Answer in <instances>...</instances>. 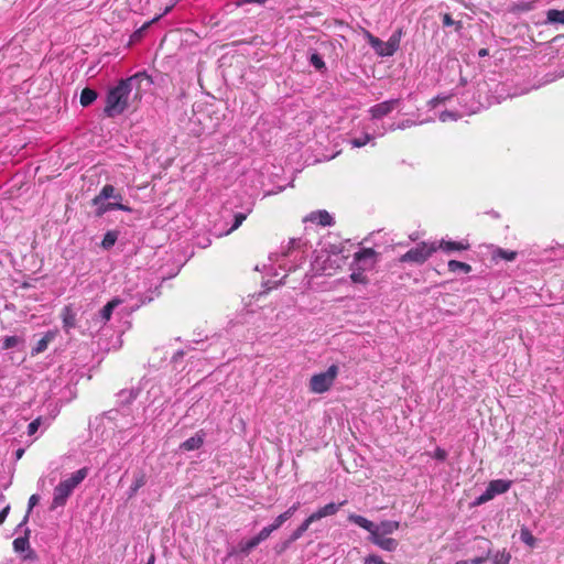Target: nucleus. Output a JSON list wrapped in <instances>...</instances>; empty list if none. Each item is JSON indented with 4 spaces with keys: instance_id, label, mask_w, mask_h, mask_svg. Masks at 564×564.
I'll use <instances>...</instances> for the list:
<instances>
[{
    "instance_id": "nucleus-1",
    "label": "nucleus",
    "mask_w": 564,
    "mask_h": 564,
    "mask_svg": "<svg viewBox=\"0 0 564 564\" xmlns=\"http://www.w3.org/2000/svg\"><path fill=\"white\" fill-rule=\"evenodd\" d=\"M148 79L147 74L142 72L119 80L107 94L104 109L105 115L109 118H113L123 113L129 106V96L132 89H139L141 83Z\"/></svg>"
},
{
    "instance_id": "nucleus-2",
    "label": "nucleus",
    "mask_w": 564,
    "mask_h": 564,
    "mask_svg": "<svg viewBox=\"0 0 564 564\" xmlns=\"http://www.w3.org/2000/svg\"><path fill=\"white\" fill-rule=\"evenodd\" d=\"M88 468L83 467L62 480L55 488L52 499V509L64 507L74 489L87 477Z\"/></svg>"
},
{
    "instance_id": "nucleus-3",
    "label": "nucleus",
    "mask_w": 564,
    "mask_h": 564,
    "mask_svg": "<svg viewBox=\"0 0 564 564\" xmlns=\"http://www.w3.org/2000/svg\"><path fill=\"white\" fill-rule=\"evenodd\" d=\"M301 240L291 239L288 246L282 251V259L279 267L285 272L294 271L306 259L304 251L300 249Z\"/></svg>"
},
{
    "instance_id": "nucleus-4",
    "label": "nucleus",
    "mask_w": 564,
    "mask_h": 564,
    "mask_svg": "<svg viewBox=\"0 0 564 564\" xmlns=\"http://www.w3.org/2000/svg\"><path fill=\"white\" fill-rule=\"evenodd\" d=\"M348 521L365 529L369 533L375 532L379 535H386V536L395 532L400 527V523L398 521H392V520H384V521H381L379 524H376L372 521L368 520L367 518L359 516V514H355V513H350L348 516Z\"/></svg>"
},
{
    "instance_id": "nucleus-5",
    "label": "nucleus",
    "mask_w": 564,
    "mask_h": 564,
    "mask_svg": "<svg viewBox=\"0 0 564 564\" xmlns=\"http://www.w3.org/2000/svg\"><path fill=\"white\" fill-rule=\"evenodd\" d=\"M437 251V242L422 241L411 248L399 258L400 263L423 264L434 252Z\"/></svg>"
},
{
    "instance_id": "nucleus-6",
    "label": "nucleus",
    "mask_w": 564,
    "mask_h": 564,
    "mask_svg": "<svg viewBox=\"0 0 564 564\" xmlns=\"http://www.w3.org/2000/svg\"><path fill=\"white\" fill-rule=\"evenodd\" d=\"M339 368L336 365H332L326 371L315 373L311 377L308 388L313 393H324L328 391L334 384L337 378Z\"/></svg>"
},
{
    "instance_id": "nucleus-7",
    "label": "nucleus",
    "mask_w": 564,
    "mask_h": 564,
    "mask_svg": "<svg viewBox=\"0 0 564 564\" xmlns=\"http://www.w3.org/2000/svg\"><path fill=\"white\" fill-rule=\"evenodd\" d=\"M401 37V30L390 36L387 42L368 34L369 44L376 51L379 56L388 57L392 56L399 48Z\"/></svg>"
},
{
    "instance_id": "nucleus-8",
    "label": "nucleus",
    "mask_w": 564,
    "mask_h": 564,
    "mask_svg": "<svg viewBox=\"0 0 564 564\" xmlns=\"http://www.w3.org/2000/svg\"><path fill=\"white\" fill-rule=\"evenodd\" d=\"M378 261V253L372 248H362L355 253L352 267L358 270H371Z\"/></svg>"
},
{
    "instance_id": "nucleus-9",
    "label": "nucleus",
    "mask_w": 564,
    "mask_h": 564,
    "mask_svg": "<svg viewBox=\"0 0 564 564\" xmlns=\"http://www.w3.org/2000/svg\"><path fill=\"white\" fill-rule=\"evenodd\" d=\"M400 98L389 99L373 105L369 108L368 112L371 116V119H381L397 109L400 106Z\"/></svg>"
},
{
    "instance_id": "nucleus-10",
    "label": "nucleus",
    "mask_w": 564,
    "mask_h": 564,
    "mask_svg": "<svg viewBox=\"0 0 564 564\" xmlns=\"http://www.w3.org/2000/svg\"><path fill=\"white\" fill-rule=\"evenodd\" d=\"M93 205L96 206V215L102 216L109 212L112 210H123L130 213L132 209L119 202H107V200H100L97 202V196L93 198Z\"/></svg>"
},
{
    "instance_id": "nucleus-11",
    "label": "nucleus",
    "mask_w": 564,
    "mask_h": 564,
    "mask_svg": "<svg viewBox=\"0 0 564 564\" xmlns=\"http://www.w3.org/2000/svg\"><path fill=\"white\" fill-rule=\"evenodd\" d=\"M346 500H343L341 502L339 503H335V502H329L327 505H325L324 507H321L318 508L316 511H314L312 514H310V518L311 520H313V522L315 521H318L325 517H330V516H334L336 514L339 509L346 505Z\"/></svg>"
},
{
    "instance_id": "nucleus-12",
    "label": "nucleus",
    "mask_w": 564,
    "mask_h": 564,
    "mask_svg": "<svg viewBox=\"0 0 564 564\" xmlns=\"http://www.w3.org/2000/svg\"><path fill=\"white\" fill-rule=\"evenodd\" d=\"M57 329H50L43 334V336L34 344L31 349V356H36L44 352L48 345L57 337Z\"/></svg>"
},
{
    "instance_id": "nucleus-13",
    "label": "nucleus",
    "mask_w": 564,
    "mask_h": 564,
    "mask_svg": "<svg viewBox=\"0 0 564 564\" xmlns=\"http://www.w3.org/2000/svg\"><path fill=\"white\" fill-rule=\"evenodd\" d=\"M368 540L381 550L388 552H393L398 547V541L395 539L387 538L386 535H379L375 532L369 533Z\"/></svg>"
},
{
    "instance_id": "nucleus-14",
    "label": "nucleus",
    "mask_w": 564,
    "mask_h": 564,
    "mask_svg": "<svg viewBox=\"0 0 564 564\" xmlns=\"http://www.w3.org/2000/svg\"><path fill=\"white\" fill-rule=\"evenodd\" d=\"M206 433L199 430L192 437L187 438L180 445V449L191 452L200 448L205 442Z\"/></svg>"
},
{
    "instance_id": "nucleus-15",
    "label": "nucleus",
    "mask_w": 564,
    "mask_h": 564,
    "mask_svg": "<svg viewBox=\"0 0 564 564\" xmlns=\"http://www.w3.org/2000/svg\"><path fill=\"white\" fill-rule=\"evenodd\" d=\"M304 220L315 223L324 227L334 225L333 216L324 209L312 212L308 216L305 217Z\"/></svg>"
},
{
    "instance_id": "nucleus-16",
    "label": "nucleus",
    "mask_w": 564,
    "mask_h": 564,
    "mask_svg": "<svg viewBox=\"0 0 564 564\" xmlns=\"http://www.w3.org/2000/svg\"><path fill=\"white\" fill-rule=\"evenodd\" d=\"M63 328L66 333H69L70 329L76 326V312L70 305H66L63 307L61 313Z\"/></svg>"
},
{
    "instance_id": "nucleus-17",
    "label": "nucleus",
    "mask_w": 564,
    "mask_h": 564,
    "mask_svg": "<svg viewBox=\"0 0 564 564\" xmlns=\"http://www.w3.org/2000/svg\"><path fill=\"white\" fill-rule=\"evenodd\" d=\"M253 209V203L252 202H249L247 203L243 207H242V210L241 212H237L235 213L234 215V224L232 226L227 230V235L232 232L234 230L238 229L241 224L246 220V218L248 217V215L252 212Z\"/></svg>"
},
{
    "instance_id": "nucleus-18",
    "label": "nucleus",
    "mask_w": 564,
    "mask_h": 564,
    "mask_svg": "<svg viewBox=\"0 0 564 564\" xmlns=\"http://www.w3.org/2000/svg\"><path fill=\"white\" fill-rule=\"evenodd\" d=\"M511 485H512L511 480L496 479V480H491L488 484L487 488L492 494V496L495 498L497 495L507 492L510 489Z\"/></svg>"
},
{
    "instance_id": "nucleus-19",
    "label": "nucleus",
    "mask_w": 564,
    "mask_h": 564,
    "mask_svg": "<svg viewBox=\"0 0 564 564\" xmlns=\"http://www.w3.org/2000/svg\"><path fill=\"white\" fill-rule=\"evenodd\" d=\"M121 304V300L119 299H112L109 301L100 311H99V317L100 321L106 324L113 313V310Z\"/></svg>"
},
{
    "instance_id": "nucleus-20",
    "label": "nucleus",
    "mask_w": 564,
    "mask_h": 564,
    "mask_svg": "<svg viewBox=\"0 0 564 564\" xmlns=\"http://www.w3.org/2000/svg\"><path fill=\"white\" fill-rule=\"evenodd\" d=\"M468 247H469L468 245H465L459 241L441 240L440 242H437V250L442 249L445 252L466 250V249H468Z\"/></svg>"
},
{
    "instance_id": "nucleus-21",
    "label": "nucleus",
    "mask_w": 564,
    "mask_h": 564,
    "mask_svg": "<svg viewBox=\"0 0 564 564\" xmlns=\"http://www.w3.org/2000/svg\"><path fill=\"white\" fill-rule=\"evenodd\" d=\"M97 196V202L100 200H109L110 198H120V193L116 191L115 186L111 184H106L99 192Z\"/></svg>"
},
{
    "instance_id": "nucleus-22",
    "label": "nucleus",
    "mask_w": 564,
    "mask_h": 564,
    "mask_svg": "<svg viewBox=\"0 0 564 564\" xmlns=\"http://www.w3.org/2000/svg\"><path fill=\"white\" fill-rule=\"evenodd\" d=\"M145 475L143 473H138L133 477V481L128 490V498H132L137 495L138 490L145 485Z\"/></svg>"
},
{
    "instance_id": "nucleus-23",
    "label": "nucleus",
    "mask_w": 564,
    "mask_h": 564,
    "mask_svg": "<svg viewBox=\"0 0 564 564\" xmlns=\"http://www.w3.org/2000/svg\"><path fill=\"white\" fill-rule=\"evenodd\" d=\"M313 523L310 516L301 523V525L295 529L291 535L289 536V542H295L308 530L310 525Z\"/></svg>"
},
{
    "instance_id": "nucleus-24",
    "label": "nucleus",
    "mask_w": 564,
    "mask_h": 564,
    "mask_svg": "<svg viewBox=\"0 0 564 564\" xmlns=\"http://www.w3.org/2000/svg\"><path fill=\"white\" fill-rule=\"evenodd\" d=\"M97 96L98 95L96 90L89 87L84 88L80 94V105L83 107H88L97 99Z\"/></svg>"
},
{
    "instance_id": "nucleus-25",
    "label": "nucleus",
    "mask_w": 564,
    "mask_h": 564,
    "mask_svg": "<svg viewBox=\"0 0 564 564\" xmlns=\"http://www.w3.org/2000/svg\"><path fill=\"white\" fill-rule=\"evenodd\" d=\"M260 544L259 539L254 535L253 538L241 541L238 544L239 552L243 555H248L254 547H257Z\"/></svg>"
},
{
    "instance_id": "nucleus-26",
    "label": "nucleus",
    "mask_w": 564,
    "mask_h": 564,
    "mask_svg": "<svg viewBox=\"0 0 564 564\" xmlns=\"http://www.w3.org/2000/svg\"><path fill=\"white\" fill-rule=\"evenodd\" d=\"M448 270L453 273L455 272H463V273H469L471 271V267L468 263L460 262L457 260H449L447 263Z\"/></svg>"
},
{
    "instance_id": "nucleus-27",
    "label": "nucleus",
    "mask_w": 564,
    "mask_h": 564,
    "mask_svg": "<svg viewBox=\"0 0 564 564\" xmlns=\"http://www.w3.org/2000/svg\"><path fill=\"white\" fill-rule=\"evenodd\" d=\"M118 239V232L115 230H109L105 234L104 239L101 241V247L105 250H109L112 248Z\"/></svg>"
},
{
    "instance_id": "nucleus-28",
    "label": "nucleus",
    "mask_w": 564,
    "mask_h": 564,
    "mask_svg": "<svg viewBox=\"0 0 564 564\" xmlns=\"http://www.w3.org/2000/svg\"><path fill=\"white\" fill-rule=\"evenodd\" d=\"M375 137L370 133H364L361 137H355L349 140L352 148H361L367 143L373 141Z\"/></svg>"
},
{
    "instance_id": "nucleus-29",
    "label": "nucleus",
    "mask_w": 564,
    "mask_h": 564,
    "mask_svg": "<svg viewBox=\"0 0 564 564\" xmlns=\"http://www.w3.org/2000/svg\"><path fill=\"white\" fill-rule=\"evenodd\" d=\"M24 339L19 336H6L2 340V349L8 350L14 347H18L20 344H23Z\"/></svg>"
},
{
    "instance_id": "nucleus-30",
    "label": "nucleus",
    "mask_w": 564,
    "mask_h": 564,
    "mask_svg": "<svg viewBox=\"0 0 564 564\" xmlns=\"http://www.w3.org/2000/svg\"><path fill=\"white\" fill-rule=\"evenodd\" d=\"M547 22L564 25V10L551 9L546 13Z\"/></svg>"
},
{
    "instance_id": "nucleus-31",
    "label": "nucleus",
    "mask_w": 564,
    "mask_h": 564,
    "mask_svg": "<svg viewBox=\"0 0 564 564\" xmlns=\"http://www.w3.org/2000/svg\"><path fill=\"white\" fill-rule=\"evenodd\" d=\"M30 533V530L26 529L25 530V536H20V538H17L14 541H13V547H14V551L17 552H23L25 551L26 549H29L30 546V543H29V538H28V534Z\"/></svg>"
},
{
    "instance_id": "nucleus-32",
    "label": "nucleus",
    "mask_w": 564,
    "mask_h": 564,
    "mask_svg": "<svg viewBox=\"0 0 564 564\" xmlns=\"http://www.w3.org/2000/svg\"><path fill=\"white\" fill-rule=\"evenodd\" d=\"M511 560V554L507 552L506 550L497 551L492 555V563L494 564H509Z\"/></svg>"
},
{
    "instance_id": "nucleus-33",
    "label": "nucleus",
    "mask_w": 564,
    "mask_h": 564,
    "mask_svg": "<svg viewBox=\"0 0 564 564\" xmlns=\"http://www.w3.org/2000/svg\"><path fill=\"white\" fill-rule=\"evenodd\" d=\"M520 539L524 544H527L530 547H533L536 542V539L533 536V534L530 532L528 528L521 529Z\"/></svg>"
},
{
    "instance_id": "nucleus-34",
    "label": "nucleus",
    "mask_w": 564,
    "mask_h": 564,
    "mask_svg": "<svg viewBox=\"0 0 564 564\" xmlns=\"http://www.w3.org/2000/svg\"><path fill=\"white\" fill-rule=\"evenodd\" d=\"M482 542H485L487 544V552L485 555H481V556H477L475 558H471V560H467L468 561V564H482L485 563L491 555V549L489 547L490 546V541L487 540V539H481Z\"/></svg>"
},
{
    "instance_id": "nucleus-35",
    "label": "nucleus",
    "mask_w": 564,
    "mask_h": 564,
    "mask_svg": "<svg viewBox=\"0 0 564 564\" xmlns=\"http://www.w3.org/2000/svg\"><path fill=\"white\" fill-rule=\"evenodd\" d=\"M39 496L37 495H32L29 499V508H28V512L24 516L23 520L20 522V524L18 525V528H22L23 525L26 524L28 520H29V514L31 512V510L37 505L39 502Z\"/></svg>"
},
{
    "instance_id": "nucleus-36",
    "label": "nucleus",
    "mask_w": 564,
    "mask_h": 564,
    "mask_svg": "<svg viewBox=\"0 0 564 564\" xmlns=\"http://www.w3.org/2000/svg\"><path fill=\"white\" fill-rule=\"evenodd\" d=\"M416 122L413 121V120H410V119H406V120H402L401 122L399 123H392L389 126L388 130L389 131H394V130H404V129H408V128H411L413 126H415Z\"/></svg>"
},
{
    "instance_id": "nucleus-37",
    "label": "nucleus",
    "mask_w": 564,
    "mask_h": 564,
    "mask_svg": "<svg viewBox=\"0 0 564 564\" xmlns=\"http://www.w3.org/2000/svg\"><path fill=\"white\" fill-rule=\"evenodd\" d=\"M310 63L317 70H323V69L326 68L325 62H324L323 57L319 54H317V53H314V54L311 55Z\"/></svg>"
},
{
    "instance_id": "nucleus-38",
    "label": "nucleus",
    "mask_w": 564,
    "mask_h": 564,
    "mask_svg": "<svg viewBox=\"0 0 564 564\" xmlns=\"http://www.w3.org/2000/svg\"><path fill=\"white\" fill-rule=\"evenodd\" d=\"M495 256L506 261H513L517 258V252L512 250L498 249Z\"/></svg>"
},
{
    "instance_id": "nucleus-39",
    "label": "nucleus",
    "mask_w": 564,
    "mask_h": 564,
    "mask_svg": "<svg viewBox=\"0 0 564 564\" xmlns=\"http://www.w3.org/2000/svg\"><path fill=\"white\" fill-rule=\"evenodd\" d=\"M365 271L358 270L356 267L350 275L352 282L355 283H367V278L364 273Z\"/></svg>"
},
{
    "instance_id": "nucleus-40",
    "label": "nucleus",
    "mask_w": 564,
    "mask_h": 564,
    "mask_svg": "<svg viewBox=\"0 0 564 564\" xmlns=\"http://www.w3.org/2000/svg\"><path fill=\"white\" fill-rule=\"evenodd\" d=\"M442 22H443L444 26L456 25V30H459L462 28V22L454 21L453 18L451 17V14H448V13H444L442 15Z\"/></svg>"
},
{
    "instance_id": "nucleus-41",
    "label": "nucleus",
    "mask_w": 564,
    "mask_h": 564,
    "mask_svg": "<svg viewBox=\"0 0 564 564\" xmlns=\"http://www.w3.org/2000/svg\"><path fill=\"white\" fill-rule=\"evenodd\" d=\"M119 398L122 402H131L137 398V393L133 390H122L119 393Z\"/></svg>"
},
{
    "instance_id": "nucleus-42",
    "label": "nucleus",
    "mask_w": 564,
    "mask_h": 564,
    "mask_svg": "<svg viewBox=\"0 0 564 564\" xmlns=\"http://www.w3.org/2000/svg\"><path fill=\"white\" fill-rule=\"evenodd\" d=\"M364 564H391L384 562L379 555L370 554L364 558Z\"/></svg>"
},
{
    "instance_id": "nucleus-43",
    "label": "nucleus",
    "mask_w": 564,
    "mask_h": 564,
    "mask_svg": "<svg viewBox=\"0 0 564 564\" xmlns=\"http://www.w3.org/2000/svg\"><path fill=\"white\" fill-rule=\"evenodd\" d=\"M275 531L272 525L264 527L256 536L259 539L260 543L267 540L270 534Z\"/></svg>"
},
{
    "instance_id": "nucleus-44",
    "label": "nucleus",
    "mask_w": 564,
    "mask_h": 564,
    "mask_svg": "<svg viewBox=\"0 0 564 564\" xmlns=\"http://www.w3.org/2000/svg\"><path fill=\"white\" fill-rule=\"evenodd\" d=\"M41 421L42 419L41 417H37L35 420H33L29 425H28V434L31 436L33 434H35L41 425Z\"/></svg>"
},
{
    "instance_id": "nucleus-45",
    "label": "nucleus",
    "mask_w": 564,
    "mask_h": 564,
    "mask_svg": "<svg viewBox=\"0 0 564 564\" xmlns=\"http://www.w3.org/2000/svg\"><path fill=\"white\" fill-rule=\"evenodd\" d=\"M431 456L440 462H443L447 457V452L441 447H437Z\"/></svg>"
},
{
    "instance_id": "nucleus-46",
    "label": "nucleus",
    "mask_w": 564,
    "mask_h": 564,
    "mask_svg": "<svg viewBox=\"0 0 564 564\" xmlns=\"http://www.w3.org/2000/svg\"><path fill=\"white\" fill-rule=\"evenodd\" d=\"M494 499L492 494L486 488V490L477 498V503H485L489 500Z\"/></svg>"
},
{
    "instance_id": "nucleus-47",
    "label": "nucleus",
    "mask_w": 564,
    "mask_h": 564,
    "mask_svg": "<svg viewBox=\"0 0 564 564\" xmlns=\"http://www.w3.org/2000/svg\"><path fill=\"white\" fill-rule=\"evenodd\" d=\"M300 507V503H294L293 506H291L288 510H285L284 512H282V517H284L285 521H288L295 512L296 510L299 509Z\"/></svg>"
},
{
    "instance_id": "nucleus-48",
    "label": "nucleus",
    "mask_w": 564,
    "mask_h": 564,
    "mask_svg": "<svg viewBox=\"0 0 564 564\" xmlns=\"http://www.w3.org/2000/svg\"><path fill=\"white\" fill-rule=\"evenodd\" d=\"M300 507V503H294L293 506H291L288 510H285L284 512H282V517H284L285 521H288L295 512L296 510L299 509Z\"/></svg>"
},
{
    "instance_id": "nucleus-49",
    "label": "nucleus",
    "mask_w": 564,
    "mask_h": 564,
    "mask_svg": "<svg viewBox=\"0 0 564 564\" xmlns=\"http://www.w3.org/2000/svg\"><path fill=\"white\" fill-rule=\"evenodd\" d=\"M300 507V503H294L293 506H291L288 510H285L284 512H282V517H284L285 521H288L295 512L296 510L299 509Z\"/></svg>"
},
{
    "instance_id": "nucleus-50",
    "label": "nucleus",
    "mask_w": 564,
    "mask_h": 564,
    "mask_svg": "<svg viewBox=\"0 0 564 564\" xmlns=\"http://www.w3.org/2000/svg\"><path fill=\"white\" fill-rule=\"evenodd\" d=\"M153 22H147L144 23L139 30H137L133 34H132V40H139L142 37V34L143 32L152 24Z\"/></svg>"
},
{
    "instance_id": "nucleus-51",
    "label": "nucleus",
    "mask_w": 564,
    "mask_h": 564,
    "mask_svg": "<svg viewBox=\"0 0 564 564\" xmlns=\"http://www.w3.org/2000/svg\"><path fill=\"white\" fill-rule=\"evenodd\" d=\"M440 120L446 122L448 120H456L457 116L452 111H443L440 113Z\"/></svg>"
},
{
    "instance_id": "nucleus-52",
    "label": "nucleus",
    "mask_w": 564,
    "mask_h": 564,
    "mask_svg": "<svg viewBox=\"0 0 564 564\" xmlns=\"http://www.w3.org/2000/svg\"><path fill=\"white\" fill-rule=\"evenodd\" d=\"M293 542H289V538L285 541H282V542L278 543L275 545L276 553H279V554L283 553L285 550H288L290 547V545Z\"/></svg>"
},
{
    "instance_id": "nucleus-53",
    "label": "nucleus",
    "mask_w": 564,
    "mask_h": 564,
    "mask_svg": "<svg viewBox=\"0 0 564 564\" xmlns=\"http://www.w3.org/2000/svg\"><path fill=\"white\" fill-rule=\"evenodd\" d=\"M285 522V519L284 517H282V514H279L274 521L271 523L272 528L274 530H278L283 523Z\"/></svg>"
},
{
    "instance_id": "nucleus-54",
    "label": "nucleus",
    "mask_w": 564,
    "mask_h": 564,
    "mask_svg": "<svg viewBox=\"0 0 564 564\" xmlns=\"http://www.w3.org/2000/svg\"><path fill=\"white\" fill-rule=\"evenodd\" d=\"M9 511H10V506L4 507L0 511V525L6 521V519H7L8 514H9Z\"/></svg>"
},
{
    "instance_id": "nucleus-55",
    "label": "nucleus",
    "mask_w": 564,
    "mask_h": 564,
    "mask_svg": "<svg viewBox=\"0 0 564 564\" xmlns=\"http://www.w3.org/2000/svg\"><path fill=\"white\" fill-rule=\"evenodd\" d=\"M184 355H185V351H184L183 349L177 350V351L173 355V357H172V361L176 364L181 358H183V357H184Z\"/></svg>"
},
{
    "instance_id": "nucleus-56",
    "label": "nucleus",
    "mask_w": 564,
    "mask_h": 564,
    "mask_svg": "<svg viewBox=\"0 0 564 564\" xmlns=\"http://www.w3.org/2000/svg\"><path fill=\"white\" fill-rule=\"evenodd\" d=\"M265 1L267 0H240V1L237 2V6L241 7V6L246 4V3H253V2H257V3L261 4V3H264Z\"/></svg>"
},
{
    "instance_id": "nucleus-57",
    "label": "nucleus",
    "mask_w": 564,
    "mask_h": 564,
    "mask_svg": "<svg viewBox=\"0 0 564 564\" xmlns=\"http://www.w3.org/2000/svg\"><path fill=\"white\" fill-rule=\"evenodd\" d=\"M172 7H173V6L165 8L164 12H163L162 14H160V15H158V17L153 18V19L151 20V22H156V21H159L163 15L167 14V13L171 11Z\"/></svg>"
},
{
    "instance_id": "nucleus-58",
    "label": "nucleus",
    "mask_w": 564,
    "mask_h": 564,
    "mask_svg": "<svg viewBox=\"0 0 564 564\" xmlns=\"http://www.w3.org/2000/svg\"><path fill=\"white\" fill-rule=\"evenodd\" d=\"M478 55L480 57H485L488 55V50L487 48H481L479 52H478Z\"/></svg>"
},
{
    "instance_id": "nucleus-59",
    "label": "nucleus",
    "mask_w": 564,
    "mask_h": 564,
    "mask_svg": "<svg viewBox=\"0 0 564 564\" xmlns=\"http://www.w3.org/2000/svg\"><path fill=\"white\" fill-rule=\"evenodd\" d=\"M409 238L411 241H416L419 239V235H417V232H413L409 236Z\"/></svg>"
},
{
    "instance_id": "nucleus-60",
    "label": "nucleus",
    "mask_w": 564,
    "mask_h": 564,
    "mask_svg": "<svg viewBox=\"0 0 564 564\" xmlns=\"http://www.w3.org/2000/svg\"><path fill=\"white\" fill-rule=\"evenodd\" d=\"M155 563V556L154 554H151V556L149 557L147 564H154Z\"/></svg>"
},
{
    "instance_id": "nucleus-61",
    "label": "nucleus",
    "mask_w": 564,
    "mask_h": 564,
    "mask_svg": "<svg viewBox=\"0 0 564 564\" xmlns=\"http://www.w3.org/2000/svg\"><path fill=\"white\" fill-rule=\"evenodd\" d=\"M23 449H18L17 451V457L20 458L22 455H23Z\"/></svg>"
},
{
    "instance_id": "nucleus-62",
    "label": "nucleus",
    "mask_w": 564,
    "mask_h": 564,
    "mask_svg": "<svg viewBox=\"0 0 564 564\" xmlns=\"http://www.w3.org/2000/svg\"><path fill=\"white\" fill-rule=\"evenodd\" d=\"M455 564H468V561L467 560H460V561H457Z\"/></svg>"
},
{
    "instance_id": "nucleus-63",
    "label": "nucleus",
    "mask_w": 564,
    "mask_h": 564,
    "mask_svg": "<svg viewBox=\"0 0 564 564\" xmlns=\"http://www.w3.org/2000/svg\"><path fill=\"white\" fill-rule=\"evenodd\" d=\"M122 198H123V197H122V195L120 194V198H111V199H112V202H119V203H121V202H122Z\"/></svg>"
},
{
    "instance_id": "nucleus-64",
    "label": "nucleus",
    "mask_w": 564,
    "mask_h": 564,
    "mask_svg": "<svg viewBox=\"0 0 564 564\" xmlns=\"http://www.w3.org/2000/svg\"><path fill=\"white\" fill-rule=\"evenodd\" d=\"M398 245L401 246V247L408 246V243H405V242H399Z\"/></svg>"
}]
</instances>
